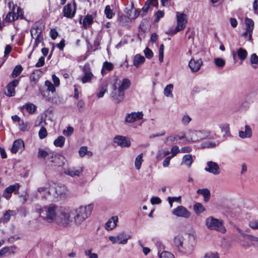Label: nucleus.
Listing matches in <instances>:
<instances>
[{
  "instance_id": "obj_1",
  "label": "nucleus",
  "mask_w": 258,
  "mask_h": 258,
  "mask_svg": "<svg viewBox=\"0 0 258 258\" xmlns=\"http://www.w3.org/2000/svg\"><path fill=\"white\" fill-rule=\"evenodd\" d=\"M69 208L50 204L40 210V216L49 223L54 222L63 227L70 226L72 223Z\"/></svg>"
},
{
  "instance_id": "obj_2",
  "label": "nucleus",
  "mask_w": 258,
  "mask_h": 258,
  "mask_svg": "<svg viewBox=\"0 0 258 258\" xmlns=\"http://www.w3.org/2000/svg\"><path fill=\"white\" fill-rule=\"evenodd\" d=\"M173 245L181 254L190 255L194 251L195 237L191 234L177 235L174 238Z\"/></svg>"
},
{
  "instance_id": "obj_3",
  "label": "nucleus",
  "mask_w": 258,
  "mask_h": 258,
  "mask_svg": "<svg viewBox=\"0 0 258 258\" xmlns=\"http://www.w3.org/2000/svg\"><path fill=\"white\" fill-rule=\"evenodd\" d=\"M94 205L92 204L86 206H80L79 207L71 210V215H74V224L77 226L81 225L91 215Z\"/></svg>"
},
{
  "instance_id": "obj_4",
  "label": "nucleus",
  "mask_w": 258,
  "mask_h": 258,
  "mask_svg": "<svg viewBox=\"0 0 258 258\" xmlns=\"http://www.w3.org/2000/svg\"><path fill=\"white\" fill-rule=\"evenodd\" d=\"M205 224L207 228L210 230H216L222 233H224L226 231L222 220L209 217L206 219Z\"/></svg>"
},
{
  "instance_id": "obj_5",
  "label": "nucleus",
  "mask_w": 258,
  "mask_h": 258,
  "mask_svg": "<svg viewBox=\"0 0 258 258\" xmlns=\"http://www.w3.org/2000/svg\"><path fill=\"white\" fill-rule=\"evenodd\" d=\"M237 231L241 234L243 239H240L241 246L244 247H249L255 246L258 247V237L248 234H245L240 228H237Z\"/></svg>"
},
{
  "instance_id": "obj_6",
  "label": "nucleus",
  "mask_w": 258,
  "mask_h": 258,
  "mask_svg": "<svg viewBox=\"0 0 258 258\" xmlns=\"http://www.w3.org/2000/svg\"><path fill=\"white\" fill-rule=\"evenodd\" d=\"M210 132L207 130L191 131L188 134L187 139L192 142H199L210 137Z\"/></svg>"
},
{
  "instance_id": "obj_7",
  "label": "nucleus",
  "mask_w": 258,
  "mask_h": 258,
  "mask_svg": "<svg viewBox=\"0 0 258 258\" xmlns=\"http://www.w3.org/2000/svg\"><path fill=\"white\" fill-rule=\"evenodd\" d=\"M176 17L177 26L173 32H171V34H175L176 32L184 29L187 22V16L183 13L177 12L176 13Z\"/></svg>"
},
{
  "instance_id": "obj_8",
  "label": "nucleus",
  "mask_w": 258,
  "mask_h": 258,
  "mask_svg": "<svg viewBox=\"0 0 258 258\" xmlns=\"http://www.w3.org/2000/svg\"><path fill=\"white\" fill-rule=\"evenodd\" d=\"M51 200L64 198L67 195V189L64 186H51Z\"/></svg>"
},
{
  "instance_id": "obj_9",
  "label": "nucleus",
  "mask_w": 258,
  "mask_h": 258,
  "mask_svg": "<svg viewBox=\"0 0 258 258\" xmlns=\"http://www.w3.org/2000/svg\"><path fill=\"white\" fill-rule=\"evenodd\" d=\"M131 238V235H127L125 232H122L116 236H110L108 238L113 244L118 243L124 245L127 243L128 240Z\"/></svg>"
},
{
  "instance_id": "obj_10",
  "label": "nucleus",
  "mask_w": 258,
  "mask_h": 258,
  "mask_svg": "<svg viewBox=\"0 0 258 258\" xmlns=\"http://www.w3.org/2000/svg\"><path fill=\"white\" fill-rule=\"evenodd\" d=\"M172 214L178 217L189 218L191 216V213L182 206H179L172 211Z\"/></svg>"
},
{
  "instance_id": "obj_11",
  "label": "nucleus",
  "mask_w": 258,
  "mask_h": 258,
  "mask_svg": "<svg viewBox=\"0 0 258 258\" xmlns=\"http://www.w3.org/2000/svg\"><path fill=\"white\" fill-rule=\"evenodd\" d=\"M76 5L75 2L68 4L63 9V16L69 18H72L76 13Z\"/></svg>"
},
{
  "instance_id": "obj_12",
  "label": "nucleus",
  "mask_w": 258,
  "mask_h": 258,
  "mask_svg": "<svg viewBox=\"0 0 258 258\" xmlns=\"http://www.w3.org/2000/svg\"><path fill=\"white\" fill-rule=\"evenodd\" d=\"M205 170L215 175H219L221 173V169L219 165L217 163L211 161L207 162Z\"/></svg>"
},
{
  "instance_id": "obj_13",
  "label": "nucleus",
  "mask_w": 258,
  "mask_h": 258,
  "mask_svg": "<svg viewBox=\"0 0 258 258\" xmlns=\"http://www.w3.org/2000/svg\"><path fill=\"white\" fill-rule=\"evenodd\" d=\"M110 97L115 103H119L122 101L124 97V92H123L119 89H116V86H114L113 90L110 94Z\"/></svg>"
},
{
  "instance_id": "obj_14",
  "label": "nucleus",
  "mask_w": 258,
  "mask_h": 258,
  "mask_svg": "<svg viewBox=\"0 0 258 258\" xmlns=\"http://www.w3.org/2000/svg\"><path fill=\"white\" fill-rule=\"evenodd\" d=\"M113 142L122 148L128 147L131 146L130 140L126 137L116 136L114 138Z\"/></svg>"
},
{
  "instance_id": "obj_15",
  "label": "nucleus",
  "mask_w": 258,
  "mask_h": 258,
  "mask_svg": "<svg viewBox=\"0 0 258 258\" xmlns=\"http://www.w3.org/2000/svg\"><path fill=\"white\" fill-rule=\"evenodd\" d=\"M245 23L246 31L243 33V35L245 37L248 35L247 40H250L251 38V34L253 29L254 22L251 19L246 18L245 20Z\"/></svg>"
},
{
  "instance_id": "obj_16",
  "label": "nucleus",
  "mask_w": 258,
  "mask_h": 258,
  "mask_svg": "<svg viewBox=\"0 0 258 258\" xmlns=\"http://www.w3.org/2000/svg\"><path fill=\"white\" fill-rule=\"evenodd\" d=\"M20 185L19 183L11 185L5 189L3 196L7 200H9L11 197V194L16 191H18Z\"/></svg>"
},
{
  "instance_id": "obj_17",
  "label": "nucleus",
  "mask_w": 258,
  "mask_h": 258,
  "mask_svg": "<svg viewBox=\"0 0 258 258\" xmlns=\"http://www.w3.org/2000/svg\"><path fill=\"white\" fill-rule=\"evenodd\" d=\"M19 81L17 79L14 80L7 86V92L5 94L8 96H14L15 95V88L18 85Z\"/></svg>"
},
{
  "instance_id": "obj_18",
  "label": "nucleus",
  "mask_w": 258,
  "mask_h": 258,
  "mask_svg": "<svg viewBox=\"0 0 258 258\" xmlns=\"http://www.w3.org/2000/svg\"><path fill=\"white\" fill-rule=\"evenodd\" d=\"M143 117L142 112H132L128 114L125 117V121L128 123H132L142 119Z\"/></svg>"
},
{
  "instance_id": "obj_19",
  "label": "nucleus",
  "mask_w": 258,
  "mask_h": 258,
  "mask_svg": "<svg viewBox=\"0 0 258 258\" xmlns=\"http://www.w3.org/2000/svg\"><path fill=\"white\" fill-rule=\"evenodd\" d=\"M202 63L203 61L201 58L198 59L191 58L189 62L188 66L191 72H197L200 69Z\"/></svg>"
},
{
  "instance_id": "obj_20",
  "label": "nucleus",
  "mask_w": 258,
  "mask_h": 258,
  "mask_svg": "<svg viewBox=\"0 0 258 258\" xmlns=\"http://www.w3.org/2000/svg\"><path fill=\"white\" fill-rule=\"evenodd\" d=\"M42 26L39 23H35L30 30V33L32 38L41 36L42 35Z\"/></svg>"
},
{
  "instance_id": "obj_21",
  "label": "nucleus",
  "mask_w": 258,
  "mask_h": 258,
  "mask_svg": "<svg viewBox=\"0 0 258 258\" xmlns=\"http://www.w3.org/2000/svg\"><path fill=\"white\" fill-rule=\"evenodd\" d=\"M151 5L157 7L158 5V0H147L144 6L139 12V14L142 16H144L147 12Z\"/></svg>"
},
{
  "instance_id": "obj_22",
  "label": "nucleus",
  "mask_w": 258,
  "mask_h": 258,
  "mask_svg": "<svg viewBox=\"0 0 258 258\" xmlns=\"http://www.w3.org/2000/svg\"><path fill=\"white\" fill-rule=\"evenodd\" d=\"M83 172V168L81 167H71L66 169L64 173L70 176H79Z\"/></svg>"
},
{
  "instance_id": "obj_23",
  "label": "nucleus",
  "mask_w": 258,
  "mask_h": 258,
  "mask_svg": "<svg viewBox=\"0 0 258 258\" xmlns=\"http://www.w3.org/2000/svg\"><path fill=\"white\" fill-rule=\"evenodd\" d=\"M83 71L84 75L81 79V82L84 84L90 82L93 77V75L90 72L89 68L87 66H85L83 69Z\"/></svg>"
},
{
  "instance_id": "obj_24",
  "label": "nucleus",
  "mask_w": 258,
  "mask_h": 258,
  "mask_svg": "<svg viewBox=\"0 0 258 258\" xmlns=\"http://www.w3.org/2000/svg\"><path fill=\"white\" fill-rule=\"evenodd\" d=\"M24 148V144L23 141L21 139H19L16 140L13 143L12 147L11 148V152L13 153H16L19 150L21 151H23Z\"/></svg>"
},
{
  "instance_id": "obj_25",
  "label": "nucleus",
  "mask_w": 258,
  "mask_h": 258,
  "mask_svg": "<svg viewBox=\"0 0 258 258\" xmlns=\"http://www.w3.org/2000/svg\"><path fill=\"white\" fill-rule=\"evenodd\" d=\"M94 18L91 15H87L85 16L83 19L80 20V23L82 24V26L84 29H88L90 27L93 22Z\"/></svg>"
},
{
  "instance_id": "obj_26",
  "label": "nucleus",
  "mask_w": 258,
  "mask_h": 258,
  "mask_svg": "<svg viewBox=\"0 0 258 258\" xmlns=\"http://www.w3.org/2000/svg\"><path fill=\"white\" fill-rule=\"evenodd\" d=\"M38 191L42 195L43 198L45 199H51V186L48 188L45 186L40 187L38 188Z\"/></svg>"
},
{
  "instance_id": "obj_27",
  "label": "nucleus",
  "mask_w": 258,
  "mask_h": 258,
  "mask_svg": "<svg viewBox=\"0 0 258 258\" xmlns=\"http://www.w3.org/2000/svg\"><path fill=\"white\" fill-rule=\"evenodd\" d=\"M239 136L242 139L250 138L252 136L251 127L248 125H245L244 131L241 130L239 132Z\"/></svg>"
},
{
  "instance_id": "obj_28",
  "label": "nucleus",
  "mask_w": 258,
  "mask_h": 258,
  "mask_svg": "<svg viewBox=\"0 0 258 258\" xmlns=\"http://www.w3.org/2000/svg\"><path fill=\"white\" fill-rule=\"evenodd\" d=\"M118 221V217L117 216L112 217L105 224V228L107 230H111L116 226Z\"/></svg>"
},
{
  "instance_id": "obj_29",
  "label": "nucleus",
  "mask_w": 258,
  "mask_h": 258,
  "mask_svg": "<svg viewBox=\"0 0 258 258\" xmlns=\"http://www.w3.org/2000/svg\"><path fill=\"white\" fill-rule=\"evenodd\" d=\"M198 194L202 195L204 197V200L208 202L210 199V191L208 188L199 189L197 191Z\"/></svg>"
},
{
  "instance_id": "obj_30",
  "label": "nucleus",
  "mask_w": 258,
  "mask_h": 258,
  "mask_svg": "<svg viewBox=\"0 0 258 258\" xmlns=\"http://www.w3.org/2000/svg\"><path fill=\"white\" fill-rule=\"evenodd\" d=\"M145 60V58L143 56L137 54L134 58V65L136 68H138L144 62Z\"/></svg>"
},
{
  "instance_id": "obj_31",
  "label": "nucleus",
  "mask_w": 258,
  "mask_h": 258,
  "mask_svg": "<svg viewBox=\"0 0 258 258\" xmlns=\"http://www.w3.org/2000/svg\"><path fill=\"white\" fill-rule=\"evenodd\" d=\"M192 162V155L191 154H186L183 157L181 164H184L188 167H190Z\"/></svg>"
},
{
  "instance_id": "obj_32",
  "label": "nucleus",
  "mask_w": 258,
  "mask_h": 258,
  "mask_svg": "<svg viewBox=\"0 0 258 258\" xmlns=\"http://www.w3.org/2000/svg\"><path fill=\"white\" fill-rule=\"evenodd\" d=\"M131 82L130 80L127 78H124L122 80L120 85H119L118 89L121 90L123 92L131 86Z\"/></svg>"
},
{
  "instance_id": "obj_33",
  "label": "nucleus",
  "mask_w": 258,
  "mask_h": 258,
  "mask_svg": "<svg viewBox=\"0 0 258 258\" xmlns=\"http://www.w3.org/2000/svg\"><path fill=\"white\" fill-rule=\"evenodd\" d=\"M59 159V157L58 155H54L53 153L52 152H49L47 158L45 159V161L47 163H56V160Z\"/></svg>"
},
{
  "instance_id": "obj_34",
  "label": "nucleus",
  "mask_w": 258,
  "mask_h": 258,
  "mask_svg": "<svg viewBox=\"0 0 258 258\" xmlns=\"http://www.w3.org/2000/svg\"><path fill=\"white\" fill-rule=\"evenodd\" d=\"M79 154L81 157H83L85 155H88L91 157L93 155L92 152L88 151L87 148L85 146H82L80 148L79 151Z\"/></svg>"
},
{
  "instance_id": "obj_35",
  "label": "nucleus",
  "mask_w": 258,
  "mask_h": 258,
  "mask_svg": "<svg viewBox=\"0 0 258 258\" xmlns=\"http://www.w3.org/2000/svg\"><path fill=\"white\" fill-rule=\"evenodd\" d=\"M107 87L108 85L106 83H104L101 85V86L99 88V91L97 94V97L98 98L102 97L105 93L107 91Z\"/></svg>"
},
{
  "instance_id": "obj_36",
  "label": "nucleus",
  "mask_w": 258,
  "mask_h": 258,
  "mask_svg": "<svg viewBox=\"0 0 258 258\" xmlns=\"http://www.w3.org/2000/svg\"><path fill=\"white\" fill-rule=\"evenodd\" d=\"M65 140L64 137L60 136L54 141V145L55 147L61 148L64 145Z\"/></svg>"
},
{
  "instance_id": "obj_37",
  "label": "nucleus",
  "mask_w": 258,
  "mask_h": 258,
  "mask_svg": "<svg viewBox=\"0 0 258 258\" xmlns=\"http://www.w3.org/2000/svg\"><path fill=\"white\" fill-rule=\"evenodd\" d=\"M173 89V86L172 84L167 85L164 90V94L166 97H172V90Z\"/></svg>"
},
{
  "instance_id": "obj_38",
  "label": "nucleus",
  "mask_w": 258,
  "mask_h": 258,
  "mask_svg": "<svg viewBox=\"0 0 258 258\" xmlns=\"http://www.w3.org/2000/svg\"><path fill=\"white\" fill-rule=\"evenodd\" d=\"M143 154L141 153L135 159V165L137 170H139L141 168V165L143 162Z\"/></svg>"
},
{
  "instance_id": "obj_39",
  "label": "nucleus",
  "mask_w": 258,
  "mask_h": 258,
  "mask_svg": "<svg viewBox=\"0 0 258 258\" xmlns=\"http://www.w3.org/2000/svg\"><path fill=\"white\" fill-rule=\"evenodd\" d=\"M113 69V65L112 63L105 61L103 63L102 69L101 70V73L103 75H104L106 73L104 72V70H107L108 71H111Z\"/></svg>"
},
{
  "instance_id": "obj_40",
  "label": "nucleus",
  "mask_w": 258,
  "mask_h": 258,
  "mask_svg": "<svg viewBox=\"0 0 258 258\" xmlns=\"http://www.w3.org/2000/svg\"><path fill=\"white\" fill-rule=\"evenodd\" d=\"M194 209L197 215L200 214L205 210L204 206L200 203L195 204L194 206Z\"/></svg>"
},
{
  "instance_id": "obj_41",
  "label": "nucleus",
  "mask_w": 258,
  "mask_h": 258,
  "mask_svg": "<svg viewBox=\"0 0 258 258\" xmlns=\"http://www.w3.org/2000/svg\"><path fill=\"white\" fill-rule=\"evenodd\" d=\"M237 55L239 57V59L243 60H244L247 55V52L245 49H243L242 48H240L237 50Z\"/></svg>"
},
{
  "instance_id": "obj_42",
  "label": "nucleus",
  "mask_w": 258,
  "mask_h": 258,
  "mask_svg": "<svg viewBox=\"0 0 258 258\" xmlns=\"http://www.w3.org/2000/svg\"><path fill=\"white\" fill-rule=\"evenodd\" d=\"M26 110L30 114L34 113L36 110V106L33 103H27L24 106Z\"/></svg>"
},
{
  "instance_id": "obj_43",
  "label": "nucleus",
  "mask_w": 258,
  "mask_h": 258,
  "mask_svg": "<svg viewBox=\"0 0 258 258\" xmlns=\"http://www.w3.org/2000/svg\"><path fill=\"white\" fill-rule=\"evenodd\" d=\"M50 151H46L45 150L39 149L38 153V158L39 159H43L44 160L47 158Z\"/></svg>"
},
{
  "instance_id": "obj_44",
  "label": "nucleus",
  "mask_w": 258,
  "mask_h": 258,
  "mask_svg": "<svg viewBox=\"0 0 258 258\" xmlns=\"http://www.w3.org/2000/svg\"><path fill=\"white\" fill-rule=\"evenodd\" d=\"M22 70L23 68L21 65L16 66L13 71L12 77L13 78L17 77L21 74Z\"/></svg>"
},
{
  "instance_id": "obj_45",
  "label": "nucleus",
  "mask_w": 258,
  "mask_h": 258,
  "mask_svg": "<svg viewBox=\"0 0 258 258\" xmlns=\"http://www.w3.org/2000/svg\"><path fill=\"white\" fill-rule=\"evenodd\" d=\"M104 13L106 17L108 19L112 18L113 16L114 15V14L112 12V11L111 10L109 6H106L104 10Z\"/></svg>"
},
{
  "instance_id": "obj_46",
  "label": "nucleus",
  "mask_w": 258,
  "mask_h": 258,
  "mask_svg": "<svg viewBox=\"0 0 258 258\" xmlns=\"http://www.w3.org/2000/svg\"><path fill=\"white\" fill-rule=\"evenodd\" d=\"M201 146L202 148H211L215 147L216 145L215 143L207 141L201 144Z\"/></svg>"
},
{
  "instance_id": "obj_47",
  "label": "nucleus",
  "mask_w": 258,
  "mask_h": 258,
  "mask_svg": "<svg viewBox=\"0 0 258 258\" xmlns=\"http://www.w3.org/2000/svg\"><path fill=\"white\" fill-rule=\"evenodd\" d=\"M214 62L216 66L219 68H222L225 64V61L221 58H215Z\"/></svg>"
},
{
  "instance_id": "obj_48",
  "label": "nucleus",
  "mask_w": 258,
  "mask_h": 258,
  "mask_svg": "<svg viewBox=\"0 0 258 258\" xmlns=\"http://www.w3.org/2000/svg\"><path fill=\"white\" fill-rule=\"evenodd\" d=\"M6 21L7 22H12L16 20V14L12 12H9L6 17Z\"/></svg>"
},
{
  "instance_id": "obj_49",
  "label": "nucleus",
  "mask_w": 258,
  "mask_h": 258,
  "mask_svg": "<svg viewBox=\"0 0 258 258\" xmlns=\"http://www.w3.org/2000/svg\"><path fill=\"white\" fill-rule=\"evenodd\" d=\"M219 127L221 130V132L227 133L229 131V125L228 123H221L219 124Z\"/></svg>"
},
{
  "instance_id": "obj_50",
  "label": "nucleus",
  "mask_w": 258,
  "mask_h": 258,
  "mask_svg": "<svg viewBox=\"0 0 258 258\" xmlns=\"http://www.w3.org/2000/svg\"><path fill=\"white\" fill-rule=\"evenodd\" d=\"M45 86L47 87V90L53 93L55 91V86L49 81H46L45 82Z\"/></svg>"
},
{
  "instance_id": "obj_51",
  "label": "nucleus",
  "mask_w": 258,
  "mask_h": 258,
  "mask_svg": "<svg viewBox=\"0 0 258 258\" xmlns=\"http://www.w3.org/2000/svg\"><path fill=\"white\" fill-rule=\"evenodd\" d=\"M180 152V151L177 146H173L171 149L170 153L171 155L170 157H172V158L175 156L178 153Z\"/></svg>"
},
{
  "instance_id": "obj_52",
  "label": "nucleus",
  "mask_w": 258,
  "mask_h": 258,
  "mask_svg": "<svg viewBox=\"0 0 258 258\" xmlns=\"http://www.w3.org/2000/svg\"><path fill=\"white\" fill-rule=\"evenodd\" d=\"M159 257L160 258H174L173 254L166 251L162 252L160 254Z\"/></svg>"
},
{
  "instance_id": "obj_53",
  "label": "nucleus",
  "mask_w": 258,
  "mask_h": 258,
  "mask_svg": "<svg viewBox=\"0 0 258 258\" xmlns=\"http://www.w3.org/2000/svg\"><path fill=\"white\" fill-rule=\"evenodd\" d=\"M248 226L253 230L258 229V220H253L250 221L248 223Z\"/></svg>"
},
{
  "instance_id": "obj_54",
  "label": "nucleus",
  "mask_w": 258,
  "mask_h": 258,
  "mask_svg": "<svg viewBox=\"0 0 258 258\" xmlns=\"http://www.w3.org/2000/svg\"><path fill=\"white\" fill-rule=\"evenodd\" d=\"M77 107L80 112H82L85 108V103L82 100H80L78 102Z\"/></svg>"
},
{
  "instance_id": "obj_55",
  "label": "nucleus",
  "mask_w": 258,
  "mask_h": 258,
  "mask_svg": "<svg viewBox=\"0 0 258 258\" xmlns=\"http://www.w3.org/2000/svg\"><path fill=\"white\" fill-rule=\"evenodd\" d=\"M47 135L46 128L43 126L41 127L39 132V138L41 139H44L47 136Z\"/></svg>"
},
{
  "instance_id": "obj_56",
  "label": "nucleus",
  "mask_w": 258,
  "mask_h": 258,
  "mask_svg": "<svg viewBox=\"0 0 258 258\" xmlns=\"http://www.w3.org/2000/svg\"><path fill=\"white\" fill-rule=\"evenodd\" d=\"M74 132V128L72 126H68L66 130H64L63 131V134L66 136H71Z\"/></svg>"
},
{
  "instance_id": "obj_57",
  "label": "nucleus",
  "mask_w": 258,
  "mask_h": 258,
  "mask_svg": "<svg viewBox=\"0 0 258 258\" xmlns=\"http://www.w3.org/2000/svg\"><path fill=\"white\" fill-rule=\"evenodd\" d=\"M170 153V152L167 150H163L158 152L157 158H159L160 157H164L168 155Z\"/></svg>"
},
{
  "instance_id": "obj_58",
  "label": "nucleus",
  "mask_w": 258,
  "mask_h": 258,
  "mask_svg": "<svg viewBox=\"0 0 258 258\" xmlns=\"http://www.w3.org/2000/svg\"><path fill=\"white\" fill-rule=\"evenodd\" d=\"M145 55L147 58L150 59L153 56V51L148 47L146 48L144 51Z\"/></svg>"
},
{
  "instance_id": "obj_59",
  "label": "nucleus",
  "mask_w": 258,
  "mask_h": 258,
  "mask_svg": "<svg viewBox=\"0 0 258 258\" xmlns=\"http://www.w3.org/2000/svg\"><path fill=\"white\" fill-rule=\"evenodd\" d=\"M35 39V42L33 45V48H36L38 46V44L42 41L43 36L42 35L33 38Z\"/></svg>"
},
{
  "instance_id": "obj_60",
  "label": "nucleus",
  "mask_w": 258,
  "mask_h": 258,
  "mask_svg": "<svg viewBox=\"0 0 258 258\" xmlns=\"http://www.w3.org/2000/svg\"><path fill=\"white\" fill-rule=\"evenodd\" d=\"M191 118L187 115H183L181 119V122L184 125H187L190 121Z\"/></svg>"
},
{
  "instance_id": "obj_61",
  "label": "nucleus",
  "mask_w": 258,
  "mask_h": 258,
  "mask_svg": "<svg viewBox=\"0 0 258 258\" xmlns=\"http://www.w3.org/2000/svg\"><path fill=\"white\" fill-rule=\"evenodd\" d=\"M19 125L20 130L22 131L28 130V127L27 123H25L23 121L21 120V122H19Z\"/></svg>"
},
{
  "instance_id": "obj_62",
  "label": "nucleus",
  "mask_w": 258,
  "mask_h": 258,
  "mask_svg": "<svg viewBox=\"0 0 258 258\" xmlns=\"http://www.w3.org/2000/svg\"><path fill=\"white\" fill-rule=\"evenodd\" d=\"M45 58L44 56H41L38 61L36 63L35 67L37 68H39L43 66L44 64Z\"/></svg>"
},
{
  "instance_id": "obj_63",
  "label": "nucleus",
  "mask_w": 258,
  "mask_h": 258,
  "mask_svg": "<svg viewBox=\"0 0 258 258\" xmlns=\"http://www.w3.org/2000/svg\"><path fill=\"white\" fill-rule=\"evenodd\" d=\"M250 62L252 64H257L258 63V56L256 54L253 53L251 55Z\"/></svg>"
},
{
  "instance_id": "obj_64",
  "label": "nucleus",
  "mask_w": 258,
  "mask_h": 258,
  "mask_svg": "<svg viewBox=\"0 0 258 258\" xmlns=\"http://www.w3.org/2000/svg\"><path fill=\"white\" fill-rule=\"evenodd\" d=\"M128 19V18H127L125 16H120L119 19V24L121 26L125 25H126L125 22H126V21Z\"/></svg>"
}]
</instances>
